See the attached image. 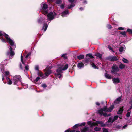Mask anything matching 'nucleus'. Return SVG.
Returning <instances> with one entry per match:
<instances>
[{"label":"nucleus","instance_id":"6e6d98bb","mask_svg":"<svg viewBox=\"0 0 132 132\" xmlns=\"http://www.w3.org/2000/svg\"><path fill=\"white\" fill-rule=\"evenodd\" d=\"M65 55V54H63L62 55V57L66 58V57Z\"/></svg>","mask_w":132,"mask_h":132},{"label":"nucleus","instance_id":"3c124183","mask_svg":"<svg viewBox=\"0 0 132 132\" xmlns=\"http://www.w3.org/2000/svg\"><path fill=\"white\" fill-rule=\"evenodd\" d=\"M127 126V125H125L124 126H123L122 127V128H123V129H125L126 128Z\"/></svg>","mask_w":132,"mask_h":132},{"label":"nucleus","instance_id":"680f3d73","mask_svg":"<svg viewBox=\"0 0 132 132\" xmlns=\"http://www.w3.org/2000/svg\"><path fill=\"white\" fill-rule=\"evenodd\" d=\"M131 109H130V108L127 110V112H131Z\"/></svg>","mask_w":132,"mask_h":132},{"label":"nucleus","instance_id":"dca6fc26","mask_svg":"<svg viewBox=\"0 0 132 132\" xmlns=\"http://www.w3.org/2000/svg\"><path fill=\"white\" fill-rule=\"evenodd\" d=\"M125 46L124 45H123L121 47L119 48V50L120 52H122L123 51L125 50Z\"/></svg>","mask_w":132,"mask_h":132},{"label":"nucleus","instance_id":"9b49d317","mask_svg":"<svg viewBox=\"0 0 132 132\" xmlns=\"http://www.w3.org/2000/svg\"><path fill=\"white\" fill-rule=\"evenodd\" d=\"M48 67H47L46 69V71L45 72V75L47 76H49L51 73V70H47Z\"/></svg>","mask_w":132,"mask_h":132},{"label":"nucleus","instance_id":"423d86ee","mask_svg":"<svg viewBox=\"0 0 132 132\" xmlns=\"http://www.w3.org/2000/svg\"><path fill=\"white\" fill-rule=\"evenodd\" d=\"M112 70L111 71V73L116 75L118 76L119 75V74L117 73L119 70L117 66L116 65L113 66L112 67Z\"/></svg>","mask_w":132,"mask_h":132},{"label":"nucleus","instance_id":"13d9d810","mask_svg":"<svg viewBox=\"0 0 132 132\" xmlns=\"http://www.w3.org/2000/svg\"><path fill=\"white\" fill-rule=\"evenodd\" d=\"M83 3L84 4H86L87 3L86 0H84V1H83Z\"/></svg>","mask_w":132,"mask_h":132},{"label":"nucleus","instance_id":"f704fd0d","mask_svg":"<svg viewBox=\"0 0 132 132\" xmlns=\"http://www.w3.org/2000/svg\"><path fill=\"white\" fill-rule=\"evenodd\" d=\"M121 35L124 36L125 37L126 35V32L125 31L123 32H121L120 33Z\"/></svg>","mask_w":132,"mask_h":132},{"label":"nucleus","instance_id":"37998d69","mask_svg":"<svg viewBox=\"0 0 132 132\" xmlns=\"http://www.w3.org/2000/svg\"><path fill=\"white\" fill-rule=\"evenodd\" d=\"M35 69L36 70L38 71L39 66L38 65H36L35 67Z\"/></svg>","mask_w":132,"mask_h":132},{"label":"nucleus","instance_id":"864d4df0","mask_svg":"<svg viewBox=\"0 0 132 132\" xmlns=\"http://www.w3.org/2000/svg\"><path fill=\"white\" fill-rule=\"evenodd\" d=\"M30 53H29L28 54L26 55V58H27L30 55Z\"/></svg>","mask_w":132,"mask_h":132},{"label":"nucleus","instance_id":"c03bdc74","mask_svg":"<svg viewBox=\"0 0 132 132\" xmlns=\"http://www.w3.org/2000/svg\"><path fill=\"white\" fill-rule=\"evenodd\" d=\"M25 68L26 70H28L29 69V66L28 65H26L25 67Z\"/></svg>","mask_w":132,"mask_h":132},{"label":"nucleus","instance_id":"c9c22d12","mask_svg":"<svg viewBox=\"0 0 132 132\" xmlns=\"http://www.w3.org/2000/svg\"><path fill=\"white\" fill-rule=\"evenodd\" d=\"M91 65L92 66V67L94 68L95 69L97 67V66L94 63H92L91 64Z\"/></svg>","mask_w":132,"mask_h":132},{"label":"nucleus","instance_id":"ea45409f","mask_svg":"<svg viewBox=\"0 0 132 132\" xmlns=\"http://www.w3.org/2000/svg\"><path fill=\"white\" fill-rule=\"evenodd\" d=\"M103 132H108L107 129H106L104 128H103L102 129Z\"/></svg>","mask_w":132,"mask_h":132},{"label":"nucleus","instance_id":"5fc2aeb1","mask_svg":"<svg viewBox=\"0 0 132 132\" xmlns=\"http://www.w3.org/2000/svg\"><path fill=\"white\" fill-rule=\"evenodd\" d=\"M108 48L110 50H112V48L111 47V46L109 45L108 46Z\"/></svg>","mask_w":132,"mask_h":132},{"label":"nucleus","instance_id":"20e7f679","mask_svg":"<svg viewBox=\"0 0 132 132\" xmlns=\"http://www.w3.org/2000/svg\"><path fill=\"white\" fill-rule=\"evenodd\" d=\"M42 6L41 11L45 15L47 14L48 13V6L47 4L43 2L41 4Z\"/></svg>","mask_w":132,"mask_h":132},{"label":"nucleus","instance_id":"72a5a7b5","mask_svg":"<svg viewBox=\"0 0 132 132\" xmlns=\"http://www.w3.org/2000/svg\"><path fill=\"white\" fill-rule=\"evenodd\" d=\"M88 125H90L91 126H92L94 125V124L92 123L91 121H89L87 122Z\"/></svg>","mask_w":132,"mask_h":132},{"label":"nucleus","instance_id":"79ce46f5","mask_svg":"<svg viewBox=\"0 0 132 132\" xmlns=\"http://www.w3.org/2000/svg\"><path fill=\"white\" fill-rule=\"evenodd\" d=\"M130 112H127V113L126 114V116L128 117L130 116Z\"/></svg>","mask_w":132,"mask_h":132},{"label":"nucleus","instance_id":"aec40b11","mask_svg":"<svg viewBox=\"0 0 132 132\" xmlns=\"http://www.w3.org/2000/svg\"><path fill=\"white\" fill-rule=\"evenodd\" d=\"M121 97H119L117 99L114 101V103L118 104L119 103L121 100Z\"/></svg>","mask_w":132,"mask_h":132},{"label":"nucleus","instance_id":"774afa93","mask_svg":"<svg viewBox=\"0 0 132 132\" xmlns=\"http://www.w3.org/2000/svg\"><path fill=\"white\" fill-rule=\"evenodd\" d=\"M75 130H73L71 131L70 132H75Z\"/></svg>","mask_w":132,"mask_h":132},{"label":"nucleus","instance_id":"58836bf2","mask_svg":"<svg viewBox=\"0 0 132 132\" xmlns=\"http://www.w3.org/2000/svg\"><path fill=\"white\" fill-rule=\"evenodd\" d=\"M41 86L42 87H43L44 88H45L47 86L46 85V84H42L41 85Z\"/></svg>","mask_w":132,"mask_h":132},{"label":"nucleus","instance_id":"de8ad7c7","mask_svg":"<svg viewBox=\"0 0 132 132\" xmlns=\"http://www.w3.org/2000/svg\"><path fill=\"white\" fill-rule=\"evenodd\" d=\"M118 29L119 30H122L124 29V28L122 27H120L118 28Z\"/></svg>","mask_w":132,"mask_h":132},{"label":"nucleus","instance_id":"e433bc0d","mask_svg":"<svg viewBox=\"0 0 132 132\" xmlns=\"http://www.w3.org/2000/svg\"><path fill=\"white\" fill-rule=\"evenodd\" d=\"M79 126H79V124H78L75 125L73 127L74 128H77Z\"/></svg>","mask_w":132,"mask_h":132},{"label":"nucleus","instance_id":"603ef678","mask_svg":"<svg viewBox=\"0 0 132 132\" xmlns=\"http://www.w3.org/2000/svg\"><path fill=\"white\" fill-rule=\"evenodd\" d=\"M61 8V9H63L64 8V6L63 4H62L60 5Z\"/></svg>","mask_w":132,"mask_h":132},{"label":"nucleus","instance_id":"1a4fd4ad","mask_svg":"<svg viewBox=\"0 0 132 132\" xmlns=\"http://www.w3.org/2000/svg\"><path fill=\"white\" fill-rule=\"evenodd\" d=\"M95 124L97 126H98V124L100 125L101 127H104L106 125L103 122L101 121H96L95 122Z\"/></svg>","mask_w":132,"mask_h":132},{"label":"nucleus","instance_id":"b1692460","mask_svg":"<svg viewBox=\"0 0 132 132\" xmlns=\"http://www.w3.org/2000/svg\"><path fill=\"white\" fill-rule=\"evenodd\" d=\"M86 56L87 57L88 56L90 58H94V57L92 56V54L90 53L87 54L86 55Z\"/></svg>","mask_w":132,"mask_h":132},{"label":"nucleus","instance_id":"338daca9","mask_svg":"<svg viewBox=\"0 0 132 132\" xmlns=\"http://www.w3.org/2000/svg\"><path fill=\"white\" fill-rule=\"evenodd\" d=\"M130 109H131L132 108V104L131 105L130 107Z\"/></svg>","mask_w":132,"mask_h":132},{"label":"nucleus","instance_id":"7c9ffc66","mask_svg":"<svg viewBox=\"0 0 132 132\" xmlns=\"http://www.w3.org/2000/svg\"><path fill=\"white\" fill-rule=\"evenodd\" d=\"M127 32H128L129 33L132 34V29H128L126 31Z\"/></svg>","mask_w":132,"mask_h":132},{"label":"nucleus","instance_id":"4be33fe9","mask_svg":"<svg viewBox=\"0 0 132 132\" xmlns=\"http://www.w3.org/2000/svg\"><path fill=\"white\" fill-rule=\"evenodd\" d=\"M122 60L124 63H128L129 62V61L128 60L124 58L122 59Z\"/></svg>","mask_w":132,"mask_h":132},{"label":"nucleus","instance_id":"69168bd1","mask_svg":"<svg viewBox=\"0 0 132 132\" xmlns=\"http://www.w3.org/2000/svg\"><path fill=\"white\" fill-rule=\"evenodd\" d=\"M1 40H2V41L3 42H5V41L4 39H1Z\"/></svg>","mask_w":132,"mask_h":132},{"label":"nucleus","instance_id":"cd10ccee","mask_svg":"<svg viewBox=\"0 0 132 132\" xmlns=\"http://www.w3.org/2000/svg\"><path fill=\"white\" fill-rule=\"evenodd\" d=\"M125 67V66L122 64L121 63L119 65V67L120 69H123Z\"/></svg>","mask_w":132,"mask_h":132},{"label":"nucleus","instance_id":"f03ea898","mask_svg":"<svg viewBox=\"0 0 132 132\" xmlns=\"http://www.w3.org/2000/svg\"><path fill=\"white\" fill-rule=\"evenodd\" d=\"M68 65L66 64L64 66H62L57 69L56 70V72L54 73V75L57 78L60 79L62 77V74L61 73H62V70H65L68 68Z\"/></svg>","mask_w":132,"mask_h":132},{"label":"nucleus","instance_id":"49530a36","mask_svg":"<svg viewBox=\"0 0 132 132\" xmlns=\"http://www.w3.org/2000/svg\"><path fill=\"white\" fill-rule=\"evenodd\" d=\"M85 122H83L80 124H79V126H84L85 125Z\"/></svg>","mask_w":132,"mask_h":132},{"label":"nucleus","instance_id":"4c0bfd02","mask_svg":"<svg viewBox=\"0 0 132 132\" xmlns=\"http://www.w3.org/2000/svg\"><path fill=\"white\" fill-rule=\"evenodd\" d=\"M21 61L22 63V64L24 65L25 64L24 63V62L23 60V56L21 55Z\"/></svg>","mask_w":132,"mask_h":132},{"label":"nucleus","instance_id":"a211bd4d","mask_svg":"<svg viewBox=\"0 0 132 132\" xmlns=\"http://www.w3.org/2000/svg\"><path fill=\"white\" fill-rule=\"evenodd\" d=\"M123 108H120L119 110L117 112V114H121L123 111Z\"/></svg>","mask_w":132,"mask_h":132},{"label":"nucleus","instance_id":"6ab92c4d","mask_svg":"<svg viewBox=\"0 0 132 132\" xmlns=\"http://www.w3.org/2000/svg\"><path fill=\"white\" fill-rule=\"evenodd\" d=\"M105 77L109 79H112V77L108 73H106L105 75Z\"/></svg>","mask_w":132,"mask_h":132},{"label":"nucleus","instance_id":"a18cd8bd","mask_svg":"<svg viewBox=\"0 0 132 132\" xmlns=\"http://www.w3.org/2000/svg\"><path fill=\"white\" fill-rule=\"evenodd\" d=\"M107 27L108 29H111L112 28L111 26L110 25H108Z\"/></svg>","mask_w":132,"mask_h":132},{"label":"nucleus","instance_id":"a19ab883","mask_svg":"<svg viewBox=\"0 0 132 132\" xmlns=\"http://www.w3.org/2000/svg\"><path fill=\"white\" fill-rule=\"evenodd\" d=\"M112 119L110 117L109 118L108 121V122H111V123H112Z\"/></svg>","mask_w":132,"mask_h":132},{"label":"nucleus","instance_id":"7ed1b4c3","mask_svg":"<svg viewBox=\"0 0 132 132\" xmlns=\"http://www.w3.org/2000/svg\"><path fill=\"white\" fill-rule=\"evenodd\" d=\"M114 108V105H112L108 109L106 107H104L103 109H101L98 110V113L101 115H103L104 116H108L107 114L104 112H111Z\"/></svg>","mask_w":132,"mask_h":132},{"label":"nucleus","instance_id":"2eb2a0df","mask_svg":"<svg viewBox=\"0 0 132 132\" xmlns=\"http://www.w3.org/2000/svg\"><path fill=\"white\" fill-rule=\"evenodd\" d=\"M6 79L8 84L11 85L12 84V82L11 80L7 77H6Z\"/></svg>","mask_w":132,"mask_h":132},{"label":"nucleus","instance_id":"f3484780","mask_svg":"<svg viewBox=\"0 0 132 132\" xmlns=\"http://www.w3.org/2000/svg\"><path fill=\"white\" fill-rule=\"evenodd\" d=\"M77 66L78 68H80L82 67H83L84 66V64L82 62L79 63H78Z\"/></svg>","mask_w":132,"mask_h":132},{"label":"nucleus","instance_id":"bf43d9fd","mask_svg":"<svg viewBox=\"0 0 132 132\" xmlns=\"http://www.w3.org/2000/svg\"><path fill=\"white\" fill-rule=\"evenodd\" d=\"M96 104L97 105L99 106L100 105V103L98 102H96Z\"/></svg>","mask_w":132,"mask_h":132},{"label":"nucleus","instance_id":"393cba45","mask_svg":"<svg viewBox=\"0 0 132 132\" xmlns=\"http://www.w3.org/2000/svg\"><path fill=\"white\" fill-rule=\"evenodd\" d=\"M118 117V116H116L114 117L113 119H112V123H113L116 120Z\"/></svg>","mask_w":132,"mask_h":132},{"label":"nucleus","instance_id":"8fccbe9b","mask_svg":"<svg viewBox=\"0 0 132 132\" xmlns=\"http://www.w3.org/2000/svg\"><path fill=\"white\" fill-rule=\"evenodd\" d=\"M19 66H20V69L21 70H23V67L22 66V65L21 64V63L20 64H19Z\"/></svg>","mask_w":132,"mask_h":132},{"label":"nucleus","instance_id":"e2e57ef3","mask_svg":"<svg viewBox=\"0 0 132 132\" xmlns=\"http://www.w3.org/2000/svg\"><path fill=\"white\" fill-rule=\"evenodd\" d=\"M129 103L131 104V105H132V100L129 102Z\"/></svg>","mask_w":132,"mask_h":132},{"label":"nucleus","instance_id":"052dcab7","mask_svg":"<svg viewBox=\"0 0 132 132\" xmlns=\"http://www.w3.org/2000/svg\"><path fill=\"white\" fill-rule=\"evenodd\" d=\"M70 130L69 129L66 130L65 131V132H69Z\"/></svg>","mask_w":132,"mask_h":132},{"label":"nucleus","instance_id":"39448f33","mask_svg":"<svg viewBox=\"0 0 132 132\" xmlns=\"http://www.w3.org/2000/svg\"><path fill=\"white\" fill-rule=\"evenodd\" d=\"M21 77L20 75H16L13 78V81L14 85H17L18 82H21Z\"/></svg>","mask_w":132,"mask_h":132},{"label":"nucleus","instance_id":"9d476101","mask_svg":"<svg viewBox=\"0 0 132 132\" xmlns=\"http://www.w3.org/2000/svg\"><path fill=\"white\" fill-rule=\"evenodd\" d=\"M112 80L113 83L115 84L118 83L120 82V79L118 78H113Z\"/></svg>","mask_w":132,"mask_h":132},{"label":"nucleus","instance_id":"4468645a","mask_svg":"<svg viewBox=\"0 0 132 132\" xmlns=\"http://www.w3.org/2000/svg\"><path fill=\"white\" fill-rule=\"evenodd\" d=\"M48 26V24H47V23H44V26L42 29V30H43L44 28V31L45 32Z\"/></svg>","mask_w":132,"mask_h":132},{"label":"nucleus","instance_id":"c756f323","mask_svg":"<svg viewBox=\"0 0 132 132\" xmlns=\"http://www.w3.org/2000/svg\"><path fill=\"white\" fill-rule=\"evenodd\" d=\"M100 129L101 128L97 127H95L94 128V130L95 131H99L100 130Z\"/></svg>","mask_w":132,"mask_h":132},{"label":"nucleus","instance_id":"6e6552de","mask_svg":"<svg viewBox=\"0 0 132 132\" xmlns=\"http://www.w3.org/2000/svg\"><path fill=\"white\" fill-rule=\"evenodd\" d=\"M5 65V64H4L2 62L0 65V68L3 73H5L6 75H9V72L8 71H5V72L4 71L3 68Z\"/></svg>","mask_w":132,"mask_h":132},{"label":"nucleus","instance_id":"0eeeda50","mask_svg":"<svg viewBox=\"0 0 132 132\" xmlns=\"http://www.w3.org/2000/svg\"><path fill=\"white\" fill-rule=\"evenodd\" d=\"M56 15L55 12H50L47 15L48 19L49 20H53L55 16Z\"/></svg>","mask_w":132,"mask_h":132},{"label":"nucleus","instance_id":"f8f14e48","mask_svg":"<svg viewBox=\"0 0 132 132\" xmlns=\"http://www.w3.org/2000/svg\"><path fill=\"white\" fill-rule=\"evenodd\" d=\"M68 10L63 11L62 13L61 16L63 17L65 16V15L67 14H68Z\"/></svg>","mask_w":132,"mask_h":132},{"label":"nucleus","instance_id":"bb28decb","mask_svg":"<svg viewBox=\"0 0 132 132\" xmlns=\"http://www.w3.org/2000/svg\"><path fill=\"white\" fill-rule=\"evenodd\" d=\"M90 58H85L84 61L85 63H88L90 60Z\"/></svg>","mask_w":132,"mask_h":132},{"label":"nucleus","instance_id":"473e14b6","mask_svg":"<svg viewBox=\"0 0 132 132\" xmlns=\"http://www.w3.org/2000/svg\"><path fill=\"white\" fill-rule=\"evenodd\" d=\"M75 6V5L73 3H72L70 6H68V9H70L71 8Z\"/></svg>","mask_w":132,"mask_h":132},{"label":"nucleus","instance_id":"a878e982","mask_svg":"<svg viewBox=\"0 0 132 132\" xmlns=\"http://www.w3.org/2000/svg\"><path fill=\"white\" fill-rule=\"evenodd\" d=\"M95 55L100 58H101L102 57V55L99 53H97L95 54Z\"/></svg>","mask_w":132,"mask_h":132},{"label":"nucleus","instance_id":"09e8293b","mask_svg":"<svg viewBox=\"0 0 132 132\" xmlns=\"http://www.w3.org/2000/svg\"><path fill=\"white\" fill-rule=\"evenodd\" d=\"M40 79V78L37 77L35 79V81L36 82H37Z\"/></svg>","mask_w":132,"mask_h":132},{"label":"nucleus","instance_id":"5701e85b","mask_svg":"<svg viewBox=\"0 0 132 132\" xmlns=\"http://www.w3.org/2000/svg\"><path fill=\"white\" fill-rule=\"evenodd\" d=\"M84 55L82 54L80 55L77 56V58L79 60H81L84 58Z\"/></svg>","mask_w":132,"mask_h":132},{"label":"nucleus","instance_id":"4d7b16f0","mask_svg":"<svg viewBox=\"0 0 132 132\" xmlns=\"http://www.w3.org/2000/svg\"><path fill=\"white\" fill-rule=\"evenodd\" d=\"M68 1L70 2H73L75 0H68Z\"/></svg>","mask_w":132,"mask_h":132},{"label":"nucleus","instance_id":"0e129e2a","mask_svg":"<svg viewBox=\"0 0 132 132\" xmlns=\"http://www.w3.org/2000/svg\"><path fill=\"white\" fill-rule=\"evenodd\" d=\"M79 9L81 11H82L83 10V8L82 7L80 8Z\"/></svg>","mask_w":132,"mask_h":132},{"label":"nucleus","instance_id":"c85d7f7f","mask_svg":"<svg viewBox=\"0 0 132 132\" xmlns=\"http://www.w3.org/2000/svg\"><path fill=\"white\" fill-rule=\"evenodd\" d=\"M38 75L40 77L43 78V74L42 72H38Z\"/></svg>","mask_w":132,"mask_h":132},{"label":"nucleus","instance_id":"2f4dec72","mask_svg":"<svg viewBox=\"0 0 132 132\" xmlns=\"http://www.w3.org/2000/svg\"><path fill=\"white\" fill-rule=\"evenodd\" d=\"M62 2L61 0H56V3L57 4H60Z\"/></svg>","mask_w":132,"mask_h":132},{"label":"nucleus","instance_id":"412c9836","mask_svg":"<svg viewBox=\"0 0 132 132\" xmlns=\"http://www.w3.org/2000/svg\"><path fill=\"white\" fill-rule=\"evenodd\" d=\"M111 60V61H116L118 59L117 57L116 56H114L113 57H111L110 58Z\"/></svg>","mask_w":132,"mask_h":132},{"label":"nucleus","instance_id":"f257e3e1","mask_svg":"<svg viewBox=\"0 0 132 132\" xmlns=\"http://www.w3.org/2000/svg\"><path fill=\"white\" fill-rule=\"evenodd\" d=\"M4 36L6 39L7 42H9L11 46H12V47L10 46V51H9L7 52V55H10L11 56H14L15 55V53L14 52L12 51L13 50H14L16 46L14 42L9 37V36L8 35L4 33L2 31H0V36ZM12 56L11 57H10V58H12Z\"/></svg>","mask_w":132,"mask_h":132},{"label":"nucleus","instance_id":"ddd939ff","mask_svg":"<svg viewBox=\"0 0 132 132\" xmlns=\"http://www.w3.org/2000/svg\"><path fill=\"white\" fill-rule=\"evenodd\" d=\"M45 19H43L42 18H40L38 20V23L41 24L42 23H43L45 22Z\"/></svg>","mask_w":132,"mask_h":132}]
</instances>
